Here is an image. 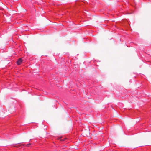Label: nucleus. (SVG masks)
I'll return each mask as SVG.
<instances>
[{
	"label": "nucleus",
	"instance_id": "nucleus-1",
	"mask_svg": "<svg viewBox=\"0 0 151 151\" xmlns=\"http://www.w3.org/2000/svg\"><path fill=\"white\" fill-rule=\"evenodd\" d=\"M22 62V60L21 58H19L18 60L17 61V63L18 65H21Z\"/></svg>",
	"mask_w": 151,
	"mask_h": 151
},
{
	"label": "nucleus",
	"instance_id": "nucleus-2",
	"mask_svg": "<svg viewBox=\"0 0 151 151\" xmlns=\"http://www.w3.org/2000/svg\"><path fill=\"white\" fill-rule=\"evenodd\" d=\"M30 144L29 143V145Z\"/></svg>",
	"mask_w": 151,
	"mask_h": 151
}]
</instances>
